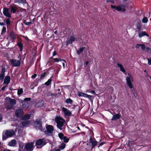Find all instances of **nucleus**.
Masks as SVG:
<instances>
[{
	"label": "nucleus",
	"instance_id": "bf43d9fd",
	"mask_svg": "<svg viewBox=\"0 0 151 151\" xmlns=\"http://www.w3.org/2000/svg\"><path fill=\"white\" fill-rule=\"evenodd\" d=\"M7 86H8V85H6V86H4V87H2L1 88V90H4L5 89V88L6 87H7Z\"/></svg>",
	"mask_w": 151,
	"mask_h": 151
},
{
	"label": "nucleus",
	"instance_id": "0eeeda50",
	"mask_svg": "<svg viewBox=\"0 0 151 151\" xmlns=\"http://www.w3.org/2000/svg\"><path fill=\"white\" fill-rule=\"evenodd\" d=\"M34 148L33 143H31L27 144L24 148V151H32Z\"/></svg>",
	"mask_w": 151,
	"mask_h": 151
},
{
	"label": "nucleus",
	"instance_id": "423d86ee",
	"mask_svg": "<svg viewBox=\"0 0 151 151\" xmlns=\"http://www.w3.org/2000/svg\"><path fill=\"white\" fill-rule=\"evenodd\" d=\"M47 130L45 131V133L47 135H50L53 132L54 129L52 126L48 125L46 127Z\"/></svg>",
	"mask_w": 151,
	"mask_h": 151
},
{
	"label": "nucleus",
	"instance_id": "a19ab883",
	"mask_svg": "<svg viewBox=\"0 0 151 151\" xmlns=\"http://www.w3.org/2000/svg\"><path fill=\"white\" fill-rule=\"evenodd\" d=\"M19 147L20 148L22 149L23 148L24 145L23 143L21 142H19Z\"/></svg>",
	"mask_w": 151,
	"mask_h": 151
},
{
	"label": "nucleus",
	"instance_id": "a211bd4d",
	"mask_svg": "<svg viewBox=\"0 0 151 151\" xmlns=\"http://www.w3.org/2000/svg\"><path fill=\"white\" fill-rule=\"evenodd\" d=\"M17 9V7L14 6H12L11 7V11L12 13H14Z\"/></svg>",
	"mask_w": 151,
	"mask_h": 151
},
{
	"label": "nucleus",
	"instance_id": "f8f14e48",
	"mask_svg": "<svg viewBox=\"0 0 151 151\" xmlns=\"http://www.w3.org/2000/svg\"><path fill=\"white\" fill-rule=\"evenodd\" d=\"M63 111L65 115L67 116H70L71 114V112L68 110L65 107L62 108Z\"/></svg>",
	"mask_w": 151,
	"mask_h": 151
},
{
	"label": "nucleus",
	"instance_id": "4c0bfd02",
	"mask_svg": "<svg viewBox=\"0 0 151 151\" xmlns=\"http://www.w3.org/2000/svg\"><path fill=\"white\" fill-rule=\"evenodd\" d=\"M6 32V27H3L1 31V34L2 35L4 34Z\"/></svg>",
	"mask_w": 151,
	"mask_h": 151
},
{
	"label": "nucleus",
	"instance_id": "7c9ffc66",
	"mask_svg": "<svg viewBox=\"0 0 151 151\" xmlns=\"http://www.w3.org/2000/svg\"><path fill=\"white\" fill-rule=\"evenodd\" d=\"M84 47H81L79 50L77 51V53L78 54H80L83 51Z\"/></svg>",
	"mask_w": 151,
	"mask_h": 151
},
{
	"label": "nucleus",
	"instance_id": "4d7b16f0",
	"mask_svg": "<svg viewBox=\"0 0 151 151\" xmlns=\"http://www.w3.org/2000/svg\"><path fill=\"white\" fill-rule=\"evenodd\" d=\"M87 98H88L89 99L91 100L92 96H91L88 95V96H87Z\"/></svg>",
	"mask_w": 151,
	"mask_h": 151
},
{
	"label": "nucleus",
	"instance_id": "c85d7f7f",
	"mask_svg": "<svg viewBox=\"0 0 151 151\" xmlns=\"http://www.w3.org/2000/svg\"><path fill=\"white\" fill-rule=\"evenodd\" d=\"M23 92V89L20 88L17 91V94L18 95H21Z\"/></svg>",
	"mask_w": 151,
	"mask_h": 151
},
{
	"label": "nucleus",
	"instance_id": "864d4df0",
	"mask_svg": "<svg viewBox=\"0 0 151 151\" xmlns=\"http://www.w3.org/2000/svg\"><path fill=\"white\" fill-rule=\"evenodd\" d=\"M37 76L36 74H34V75H32L31 76V78L32 79H34Z\"/></svg>",
	"mask_w": 151,
	"mask_h": 151
},
{
	"label": "nucleus",
	"instance_id": "ddd939ff",
	"mask_svg": "<svg viewBox=\"0 0 151 151\" xmlns=\"http://www.w3.org/2000/svg\"><path fill=\"white\" fill-rule=\"evenodd\" d=\"M10 77H9V76H6L4 80V84H6V85H8V84L10 82Z\"/></svg>",
	"mask_w": 151,
	"mask_h": 151
},
{
	"label": "nucleus",
	"instance_id": "4468645a",
	"mask_svg": "<svg viewBox=\"0 0 151 151\" xmlns=\"http://www.w3.org/2000/svg\"><path fill=\"white\" fill-rule=\"evenodd\" d=\"M16 144V141L15 139L12 140L8 143V145L10 146L14 147Z\"/></svg>",
	"mask_w": 151,
	"mask_h": 151
},
{
	"label": "nucleus",
	"instance_id": "338daca9",
	"mask_svg": "<svg viewBox=\"0 0 151 151\" xmlns=\"http://www.w3.org/2000/svg\"><path fill=\"white\" fill-rule=\"evenodd\" d=\"M2 116L1 115V114H0V122L2 120Z\"/></svg>",
	"mask_w": 151,
	"mask_h": 151
},
{
	"label": "nucleus",
	"instance_id": "37998d69",
	"mask_svg": "<svg viewBox=\"0 0 151 151\" xmlns=\"http://www.w3.org/2000/svg\"><path fill=\"white\" fill-rule=\"evenodd\" d=\"M4 77V74L1 73L0 74V79L2 80Z\"/></svg>",
	"mask_w": 151,
	"mask_h": 151
},
{
	"label": "nucleus",
	"instance_id": "2f4dec72",
	"mask_svg": "<svg viewBox=\"0 0 151 151\" xmlns=\"http://www.w3.org/2000/svg\"><path fill=\"white\" fill-rule=\"evenodd\" d=\"M58 136L61 140H63L64 137H65L64 134L63 133H59Z\"/></svg>",
	"mask_w": 151,
	"mask_h": 151
},
{
	"label": "nucleus",
	"instance_id": "4be33fe9",
	"mask_svg": "<svg viewBox=\"0 0 151 151\" xmlns=\"http://www.w3.org/2000/svg\"><path fill=\"white\" fill-rule=\"evenodd\" d=\"M30 124V122L29 121H26L23 122L22 123V126L23 127H25L29 124Z\"/></svg>",
	"mask_w": 151,
	"mask_h": 151
},
{
	"label": "nucleus",
	"instance_id": "aec40b11",
	"mask_svg": "<svg viewBox=\"0 0 151 151\" xmlns=\"http://www.w3.org/2000/svg\"><path fill=\"white\" fill-rule=\"evenodd\" d=\"M30 117V115L29 114H27L24 115L22 117V120H27L29 119Z\"/></svg>",
	"mask_w": 151,
	"mask_h": 151
},
{
	"label": "nucleus",
	"instance_id": "09e8293b",
	"mask_svg": "<svg viewBox=\"0 0 151 151\" xmlns=\"http://www.w3.org/2000/svg\"><path fill=\"white\" fill-rule=\"evenodd\" d=\"M147 60L148 61V64L149 65H151V58H150V59L147 58Z\"/></svg>",
	"mask_w": 151,
	"mask_h": 151
},
{
	"label": "nucleus",
	"instance_id": "13d9d810",
	"mask_svg": "<svg viewBox=\"0 0 151 151\" xmlns=\"http://www.w3.org/2000/svg\"><path fill=\"white\" fill-rule=\"evenodd\" d=\"M104 144L103 142H101L99 143V145L98 146V147H99L100 146Z\"/></svg>",
	"mask_w": 151,
	"mask_h": 151
},
{
	"label": "nucleus",
	"instance_id": "0e129e2a",
	"mask_svg": "<svg viewBox=\"0 0 151 151\" xmlns=\"http://www.w3.org/2000/svg\"><path fill=\"white\" fill-rule=\"evenodd\" d=\"M0 25H4V23H3V22H0Z\"/></svg>",
	"mask_w": 151,
	"mask_h": 151
},
{
	"label": "nucleus",
	"instance_id": "58836bf2",
	"mask_svg": "<svg viewBox=\"0 0 151 151\" xmlns=\"http://www.w3.org/2000/svg\"><path fill=\"white\" fill-rule=\"evenodd\" d=\"M63 140L64 142H68L69 139L68 138L66 137L65 136Z\"/></svg>",
	"mask_w": 151,
	"mask_h": 151
},
{
	"label": "nucleus",
	"instance_id": "f3484780",
	"mask_svg": "<svg viewBox=\"0 0 151 151\" xmlns=\"http://www.w3.org/2000/svg\"><path fill=\"white\" fill-rule=\"evenodd\" d=\"M145 35L147 37L149 36L148 34H147L145 32L143 31H142V32L139 33L138 34V36L139 37H141Z\"/></svg>",
	"mask_w": 151,
	"mask_h": 151
},
{
	"label": "nucleus",
	"instance_id": "412c9836",
	"mask_svg": "<svg viewBox=\"0 0 151 151\" xmlns=\"http://www.w3.org/2000/svg\"><path fill=\"white\" fill-rule=\"evenodd\" d=\"M15 3H25L26 2L25 0H14Z\"/></svg>",
	"mask_w": 151,
	"mask_h": 151
},
{
	"label": "nucleus",
	"instance_id": "79ce46f5",
	"mask_svg": "<svg viewBox=\"0 0 151 151\" xmlns=\"http://www.w3.org/2000/svg\"><path fill=\"white\" fill-rule=\"evenodd\" d=\"M10 19L9 18L7 19L6 20V23L7 25H9L10 24Z\"/></svg>",
	"mask_w": 151,
	"mask_h": 151
},
{
	"label": "nucleus",
	"instance_id": "e433bc0d",
	"mask_svg": "<svg viewBox=\"0 0 151 151\" xmlns=\"http://www.w3.org/2000/svg\"><path fill=\"white\" fill-rule=\"evenodd\" d=\"M46 74V73L45 72H44L42 73L40 75V78L42 79H43L45 76V75Z\"/></svg>",
	"mask_w": 151,
	"mask_h": 151
},
{
	"label": "nucleus",
	"instance_id": "20e7f679",
	"mask_svg": "<svg viewBox=\"0 0 151 151\" xmlns=\"http://www.w3.org/2000/svg\"><path fill=\"white\" fill-rule=\"evenodd\" d=\"M127 4V3H126L124 4L120 5L117 6L111 4V8L114 9L115 10L119 12L121 11L123 12H124L126 11L125 7L126 6L125 5Z\"/></svg>",
	"mask_w": 151,
	"mask_h": 151
},
{
	"label": "nucleus",
	"instance_id": "69168bd1",
	"mask_svg": "<svg viewBox=\"0 0 151 151\" xmlns=\"http://www.w3.org/2000/svg\"><path fill=\"white\" fill-rule=\"evenodd\" d=\"M133 93V94H134V96L136 97V96H137V94L134 92V93Z\"/></svg>",
	"mask_w": 151,
	"mask_h": 151
},
{
	"label": "nucleus",
	"instance_id": "b1692460",
	"mask_svg": "<svg viewBox=\"0 0 151 151\" xmlns=\"http://www.w3.org/2000/svg\"><path fill=\"white\" fill-rule=\"evenodd\" d=\"M9 36L12 39L14 40L16 38L15 35L14 33L12 32H10L9 34Z\"/></svg>",
	"mask_w": 151,
	"mask_h": 151
},
{
	"label": "nucleus",
	"instance_id": "8fccbe9b",
	"mask_svg": "<svg viewBox=\"0 0 151 151\" xmlns=\"http://www.w3.org/2000/svg\"><path fill=\"white\" fill-rule=\"evenodd\" d=\"M5 71V69L4 68H2L1 69V73L4 74Z\"/></svg>",
	"mask_w": 151,
	"mask_h": 151
},
{
	"label": "nucleus",
	"instance_id": "3c124183",
	"mask_svg": "<svg viewBox=\"0 0 151 151\" xmlns=\"http://www.w3.org/2000/svg\"><path fill=\"white\" fill-rule=\"evenodd\" d=\"M141 46V44H137L136 45L135 47L136 48H139Z\"/></svg>",
	"mask_w": 151,
	"mask_h": 151
},
{
	"label": "nucleus",
	"instance_id": "49530a36",
	"mask_svg": "<svg viewBox=\"0 0 151 151\" xmlns=\"http://www.w3.org/2000/svg\"><path fill=\"white\" fill-rule=\"evenodd\" d=\"M106 2L107 3H108L109 2H110L112 3H114V0H107L106 1Z\"/></svg>",
	"mask_w": 151,
	"mask_h": 151
},
{
	"label": "nucleus",
	"instance_id": "bb28decb",
	"mask_svg": "<svg viewBox=\"0 0 151 151\" xmlns=\"http://www.w3.org/2000/svg\"><path fill=\"white\" fill-rule=\"evenodd\" d=\"M65 145L63 143L61 144V146L59 147V150H61L63 149L65 147Z\"/></svg>",
	"mask_w": 151,
	"mask_h": 151
},
{
	"label": "nucleus",
	"instance_id": "5701e85b",
	"mask_svg": "<svg viewBox=\"0 0 151 151\" xmlns=\"http://www.w3.org/2000/svg\"><path fill=\"white\" fill-rule=\"evenodd\" d=\"M35 124H37L36 125V127L37 128L39 129H41L42 125L40 123L38 122H37L35 123Z\"/></svg>",
	"mask_w": 151,
	"mask_h": 151
},
{
	"label": "nucleus",
	"instance_id": "72a5a7b5",
	"mask_svg": "<svg viewBox=\"0 0 151 151\" xmlns=\"http://www.w3.org/2000/svg\"><path fill=\"white\" fill-rule=\"evenodd\" d=\"M148 21V19L146 17H144L142 19V22L143 23H147Z\"/></svg>",
	"mask_w": 151,
	"mask_h": 151
},
{
	"label": "nucleus",
	"instance_id": "f257e3e1",
	"mask_svg": "<svg viewBox=\"0 0 151 151\" xmlns=\"http://www.w3.org/2000/svg\"><path fill=\"white\" fill-rule=\"evenodd\" d=\"M6 108L9 109L13 108L14 105L16 104V101L8 97H6L4 99Z\"/></svg>",
	"mask_w": 151,
	"mask_h": 151
},
{
	"label": "nucleus",
	"instance_id": "5fc2aeb1",
	"mask_svg": "<svg viewBox=\"0 0 151 151\" xmlns=\"http://www.w3.org/2000/svg\"><path fill=\"white\" fill-rule=\"evenodd\" d=\"M31 98H25L24 99V100L25 101H29L31 100Z\"/></svg>",
	"mask_w": 151,
	"mask_h": 151
},
{
	"label": "nucleus",
	"instance_id": "39448f33",
	"mask_svg": "<svg viewBox=\"0 0 151 151\" xmlns=\"http://www.w3.org/2000/svg\"><path fill=\"white\" fill-rule=\"evenodd\" d=\"M46 142L44 139H39L36 142L35 145L37 148H41L46 145Z\"/></svg>",
	"mask_w": 151,
	"mask_h": 151
},
{
	"label": "nucleus",
	"instance_id": "052dcab7",
	"mask_svg": "<svg viewBox=\"0 0 151 151\" xmlns=\"http://www.w3.org/2000/svg\"><path fill=\"white\" fill-rule=\"evenodd\" d=\"M88 96V95L86 94H85L84 93V94L83 95V96L85 97H87V96Z\"/></svg>",
	"mask_w": 151,
	"mask_h": 151
},
{
	"label": "nucleus",
	"instance_id": "1a4fd4ad",
	"mask_svg": "<svg viewBox=\"0 0 151 151\" xmlns=\"http://www.w3.org/2000/svg\"><path fill=\"white\" fill-rule=\"evenodd\" d=\"M11 63L12 65L13 66L18 67L20 65V61L14 59L11 60Z\"/></svg>",
	"mask_w": 151,
	"mask_h": 151
},
{
	"label": "nucleus",
	"instance_id": "6e6552de",
	"mask_svg": "<svg viewBox=\"0 0 151 151\" xmlns=\"http://www.w3.org/2000/svg\"><path fill=\"white\" fill-rule=\"evenodd\" d=\"M129 76H127L126 78V81L127 82V85L128 86V87L130 89L133 88L132 83L131 81V78H132L131 76L129 74Z\"/></svg>",
	"mask_w": 151,
	"mask_h": 151
},
{
	"label": "nucleus",
	"instance_id": "9b49d317",
	"mask_svg": "<svg viewBox=\"0 0 151 151\" xmlns=\"http://www.w3.org/2000/svg\"><path fill=\"white\" fill-rule=\"evenodd\" d=\"M16 116L18 117H20L23 114V110L21 109H19L16 111L15 112Z\"/></svg>",
	"mask_w": 151,
	"mask_h": 151
},
{
	"label": "nucleus",
	"instance_id": "f03ea898",
	"mask_svg": "<svg viewBox=\"0 0 151 151\" xmlns=\"http://www.w3.org/2000/svg\"><path fill=\"white\" fill-rule=\"evenodd\" d=\"M14 134V132L12 129L7 130L3 132L2 139L5 140L9 137H12Z\"/></svg>",
	"mask_w": 151,
	"mask_h": 151
},
{
	"label": "nucleus",
	"instance_id": "a878e982",
	"mask_svg": "<svg viewBox=\"0 0 151 151\" xmlns=\"http://www.w3.org/2000/svg\"><path fill=\"white\" fill-rule=\"evenodd\" d=\"M73 101L70 99H67L65 100V102L67 104H72L73 103Z\"/></svg>",
	"mask_w": 151,
	"mask_h": 151
},
{
	"label": "nucleus",
	"instance_id": "de8ad7c7",
	"mask_svg": "<svg viewBox=\"0 0 151 151\" xmlns=\"http://www.w3.org/2000/svg\"><path fill=\"white\" fill-rule=\"evenodd\" d=\"M83 94H84V93L81 92H78V96H83Z\"/></svg>",
	"mask_w": 151,
	"mask_h": 151
},
{
	"label": "nucleus",
	"instance_id": "7ed1b4c3",
	"mask_svg": "<svg viewBox=\"0 0 151 151\" xmlns=\"http://www.w3.org/2000/svg\"><path fill=\"white\" fill-rule=\"evenodd\" d=\"M55 121L57 124V127L59 129L61 130L65 120L60 117L57 116L55 119Z\"/></svg>",
	"mask_w": 151,
	"mask_h": 151
},
{
	"label": "nucleus",
	"instance_id": "6ab92c4d",
	"mask_svg": "<svg viewBox=\"0 0 151 151\" xmlns=\"http://www.w3.org/2000/svg\"><path fill=\"white\" fill-rule=\"evenodd\" d=\"M96 139L97 140L95 139V146L97 145L98 143H99L102 140V138L101 137H97Z\"/></svg>",
	"mask_w": 151,
	"mask_h": 151
},
{
	"label": "nucleus",
	"instance_id": "603ef678",
	"mask_svg": "<svg viewBox=\"0 0 151 151\" xmlns=\"http://www.w3.org/2000/svg\"><path fill=\"white\" fill-rule=\"evenodd\" d=\"M117 65L119 68H120L123 66L120 63H117Z\"/></svg>",
	"mask_w": 151,
	"mask_h": 151
},
{
	"label": "nucleus",
	"instance_id": "393cba45",
	"mask_svg": "<svg viewBox=\"0 0 151 151\" xmlns=\"http://www.w3.org/2000/svg\"><path fill=\"white\" fill-rule=\"evenodd\" d=\"M89 141L90 143L91 144L92 146L91 148H93L94 147V141L93 140H92V138L90 137L89 139Z\"/></svg>",
	"mask_w": 151,
	"mask_h": 151
},
{
	"label": "nucleus",
	"instance_id": "c03bdc74",
	"mask_svg": "<svg viewBox=\"0 0 151 151\" xmlns=\"http://www.w3.org/2000/svg\"><path fill=\"white\" fill-rule=\"evenodd\" d=\"M120 70L122 72L124 73L126 72L123 66L120 68Z\"/></svg>",
	"mask_w": 151,
	"mask_h": 151
},
{
	"label": "nucleus",
	"instance_id": "c756f323",
	"mask_svg": "<svg viewBox=\"0 0 151 151\" xmlns=\"http://www.w3.org/2000/svg\"><path fill=\"white\" fill-rule=\"evenodd\" d=\"M24 23L27 25H29L32 24L31 22H27L26 20H24Z\"/></svg>",
	"mask_w": 151,
	"mask_h": 151
},
{
	"label": "nucleus",
	"instance_id": "dca6fc26",
	"mask_svg": "<svg viewBox=\"0 0 151 151\" xmlns=\"http://www.w3.org/2000/svg\"><path fill=\"white\" fill-rule=\"evenodd\" d=\"M120 118V114H117L114 115L111 119L112 120H116L119 119Z\"/></svg>",
	"mask_w": 151,
	"mask_h": 151
},
{
	"label": "nucleus",
	"instance_id": "ea45409f",
	"mask_svg": "<svg viewBox=\"0 0 151 151\" xmlns=\"http://www.w3.org/2000/svg\"><path fill=\"white\" fill-rule=\"evenodd\" d=\"M62 59H61L60 58H55L53 59V60L55 62H58L59 61H61V60Z\"/></svg>",
	"mask_w": 151,
	"mask_h": 151
},
{
	"label": "nucleus",
	"instance_id": "6e6d98bb",
	"mask_svg": "<svg viewBox=\"0 0 151 151\" xmlns=\"http://www.w3.org/2000/svg\"><path fill=\"white\" fill-rule=\"evenodd\" d=\"M146 50L148 51L149 52V51H151V49H150L149 47H146Z\"/></svg>",
	"mask_w": 151,
	"mask_h": 151
},
{
	"label": "nucleus",
	"instance_id": "774afa93",
	"mask_svg": "<svg viewBox=\"0 0 151 151\" xmlns=\"http://www.w3.org/2000/svg\"><path fill=\"white\" fill-rule=\"evenodd\" d=\"M88 61H87V62H86V63H85V65H87L88 64Z\"/></svg>",
	"mask_w": 151,
	"mask_h": 151
},
{
	"label": "nucleus",
	"instance_id": "c9c22d12",
	"mask_svg": "<svg viewBox=\"0 0 151 151\" xmlns=\"http://www.w3.org/2000/svg\"><path fill=\"white\" fill-rule=\"evenodd\" d=\"M61 62L63 65V68H65V64L66 63V61H65L64 60L62 59Z\"/></svg>",
	"mask_w": 151,
	"mask_h": 151
},
{
	"label": "nucleus",
	"instance_id": "680f3d73",
	"mask_svg": "<svg viewBox=\"0 0 151 151\" xmlns=\"http://www.w3.org/2000/svg\"><path fill=\"white\" fill-rule=\"evenodd\" d=\"M56 54V52L55 51H54L53 53V56H54Z\"/></svg>",
	"mask_w": 151,
	"mask_h": 151
},
{
	"label": "nucleus",
	"instance_id": "cd10ccee",
	"mask_svg": "<svg viewBox=\"0 0 151 151\" xmlns=\"http://www.w3.org/2000/svg\"><path fill=\"white\" fill-rule=\"evenodd\" d=\"M17 45L19 47L20 50L22 51V50L23 46L21 43L20 42H19L17 43Z\"/></svg>",
	"mask_w": 151,
	"mask_h": 151
},
{
	"label": "nucleus",
	"instance_id": "2eb2a0df",
	"mask_svg": "<svg viewBox=\"0 0 151 151\" xmlns=\"http://www.w3.org/2000/svg\"><path fill=\"white\" fill-rule=\"evenodd\" d=\"M75 40V37L73 36H71L70 37L69 40L67 42V45H68L70 43H71L72 42L74 41Z\"/></svg>",
	"mask_w": 151,
	"mask_h": 151
},
{
	"label": "nucleus",
	"instance_id": "a18cd8bd",
	"mask_svg": "<svg viewBox=\"0 0 151 151\" xmlns=\"http://www.w3.org/2000/svg\"><path fill=\"white\" fill-rule=\"evenodd\" d=\"M141 46L142 49L143 50H144L146 48L145 46V45L144 44H142L141 45Z\"/></svg>",
	"mask_w": 151,
	"mask_h": 151
},
{
	"label": "nucleus",
	"instance_id": "e2e57ef3",
	"mask_svg": "<svg viewBox=\"0 0 151 151\" xmlns=\"http://www.w3.org/2000/svg\"><path fill=\"white\" fill-rule=\"evenodd\" d=\"M3 151H12L9 149H5Z\"/></svg>",
	"mask_w": 151,
	"mask_h": 151
},
{
	"label": "nucleus",
	"instance_id": "f704fd0d",
	"mask_svg": "<svg viewBox=\"0 0 151 151\" xmlns=\"http://www.w3.org/2000/svg\"><path fill=\"white\" fill-rule=\"evenodd\" d=\"M137 29L139 30L141 29V26L140 23L138 22L137 24Z\"/></svg>",
	"mask_w": 151,
	"mask_h": 151
},
{
	"label": "nucleus",
	"instance_id": "9d476101",
	"mask_svg": "<svg viewBox=\"0 0 151 151\" xmlns=\"http://www.w3.org/2000/svg\"><path fill=\"white\" fill-rule=\"evenodd\" d=\"M3 13L6 17L9 18L11 17V14L9 12V9L7 8H4L3 9Z\"/></svg>",
	"mask_w": 151,
	"mask_h": 151
},
{
	"label": "nucleus",
	"instance_id": "473e14b6",
	"mask_svg": "<svg viewBox=\"0 0 151 151\" xmlns=\"http://www.w3.org/2000/svg\"><path fill=\"white\" fill-rule=\"evenodd\" d=\"M51 79H48L47 81L45 83V84L47 86H48L50 84L51 82Z\"/></svg>",
	"mask_w": 151,
	"mask_h": 151
}]
</instances>
